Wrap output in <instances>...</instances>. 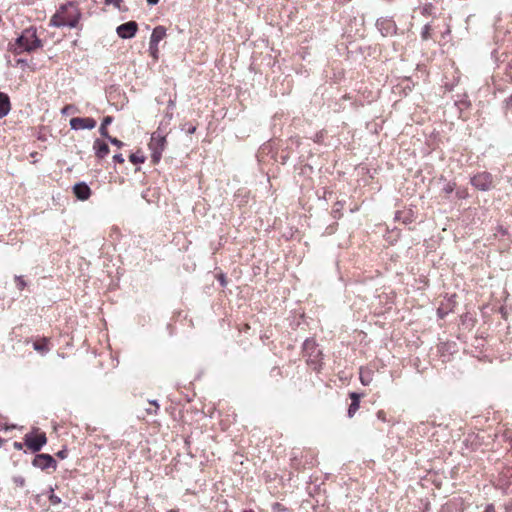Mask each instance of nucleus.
I'll return each mask as SVG.
<instances>
[{
	"mask_svg": "<svg viewBox=\"0 0 512 512\" xmlns=\"http://www.w3.org/2000/svg\"><path fill=\"white\" fill-rule=\"evenodd\" d=\"M80 12L74 3H66L60 6L58 11L52 16L50 24L55 27L75 28L80 19Z\"/></svg>",
	"mask_w": 512,
	"mask_h": 512,
	"instance_id": "nucleus-1",
	"label": "nucleus"
},
{
	"mask_svg": "<svg viewBox=\"0 0 512 512\" xmlns=\"http://www.w3.org/2000/svg\"><path fill=\"white\" fill-rule=\"evenodd\" d=\"M41 46V41L36 36V31L26 29L16 40L15 53L31 52Z\"/></svg>",
	"mask_w": 512,
	"mask_h": 512,
	"instance_id": "nucleus-2",
	"label": "nucleus"
},
{
	"mask_svg": "<svg viewBox=\"0 0 512 512\" xmlns=\"http://www.w3.org/2000/svg\"><path fill=\"white\" fill-rule=\"evenodd\" d=\"M166 146V136L157 130L152 133L149 148L152 152L151 157L154 163H158L161 159L162 152Z\"/></svg>",
	"mask_w": 512,
	"mask_h": 512,
	"instance_id": "nucleus-3",
	"label": "nucleus"
},
{
	"mask_svg": "<svg viewBox=\"0 0 512 512\" xmlns=\"http://www.w3.org/2000/svg\"><path fill=\"white\" fill-rule=\"evenodd\" d=\"M471 184L478 190L488 191L493 188V176L488 172H480L471 178Z\"/></svg>",
	"mask_w": 512,
	"mask_h": 512,
	"instance_id": "nucleus-4",
	"label": "nucleus"
},
{
	"mask_svg": "<svg viewBox=\"0 0 512 512\" xmlns=\"http://www.w3.org/2000/svg\"><path fill=\"white\" fill-rule=\"evenodd\" d=\"M47 438L45 433L38 435L27 434L25 436V445L33 452H38L46 444Z\"/></svg>",
	"mask_w": 512,
	"mask_h": 512,
	"instance_id": "nucleus-5",
	"label": "nucleus"
},
{
	"mask_svg": "<svg viewBox=\"0 0 512 512\" xmlns=\"http://www.w3.org/2000/svg\"><path fill=\"white\" fill-rule=\"evenodd\" d=\"M138 26L134 21H129L117 27V34L122 39L132 38L137 32Z\"/></svg>",
	"mask_w": 512,
	"mask_h": 512,
	"instance_id": "nucleus-6",
	"label": "nucleus"
},
{
	"mask_svg": "<svg viewBox=\"0 0 512 512\" xmlns=\"http://www.w3.org/2000/svg\"><path fill=\"white\" fill-rule=\"evenodd\" d=\"M70 127L73 130L93 129L96 127V121L93 118L75 117L70 120Z\"/></svg>",
	"mask_w": 512,
	"mask_h": 512,
	"instance_id": "nucleus-7",
	"label": "nucleus"
},
{
	"mask_svg": "<svg viewBox=\"0 0 512 512\" xmlns=\"http://www.w3.org/2000/svg\"><path fill=\"white\" fill-rule=\"evenodd\" d=\"M34 467L40 468L42 470L48 469L49 467L56 466V461L49 454H38L35 456L32 462Z\"/></svg>",
	"mask_w": 512,
	"mask_h": 512,
	"instance_id": "nucleus-8",
	"label": "nucleus"
},
{
	"mask_svg": "<svg viewBox=\"0 0 512 512\" xmlns=\"http://www.w3.org/2000/svg\"><path fill=\"white\" fill-rule=\"evenodd\" d=\"M304 352L308 356V361L315 362L316 357L321 354L320 350L315 347L313 340H306L303 345Z\"/></svg>",
	"mask_w": 512,
	"mask_h": 512,
	"instance_id": "nucleus-9",
	"label": "nucleus"
},
{
	"mask_svg": "<svg viewBox=\"0 0 512 512\" xmlns=\"http://www.w3.org/2000/svg\"><path fill=\"white\" fill-rule=\"evenodd\" d=\"M377 25H378L379 30L381 31L382 35H384V36L393 35L396 32V26L392 20L383 19V20L378 21Z\"/></svg>",
	"mask_w": 512,
	"mask_h": 512,
	"instance_id": "nucleus-10",
	"label": "nucleus"
},
{
	"mask_svg": "<svg viewBox=\"0 0 512 512\" xmlns=\"http://www.w3.org/2000/svg\"><path fill=\"white\" fill-rule=\"evenodd\" d=\"M74 194L79 200H87L91 195L90 188L85 183H77L73 187Z\"/></svg>",
	"mask_w": 512,
	"mask_h": 512,
	"instance_id": "nucleus-11",
	"label": "nucleus"
},
{
	"mask_svg": "<svg viewBox=\"0 0 512 512\" xmlns=\"http://www.w3.org/2000/svg\"><path fill=\"white\" fill-rule=\"evenodd\" d=\"M165 36H166V29L163 26H157L154 28V30L151 34L150 43L159 44V42L162 39H164Z\"/></svg>",
	"mask_w": 512,
	"mask_h": 512,
	"instance_id": "nucleus-12",
	"label": "nucleus"
},
{
	"mask_svg": "<svg viewBox=\"0 0 512 512\" xmlns=\"http://www.w3.org/2000/svg\"><path fill=\"white\" fill-rule=\"evenodd\" d=\"M10 111V100L9 97L0 92V118L5 117Z\"/></svg>",
	"mask_w": 512,
	"mask_h": 512,
	"instance_id": "nucleus-13",
	"label": "nucleus"
},
{
	"mask_svg": "<svg viewBox=\"0 0 512 512\" xmlns=\"http://www.w3.org/2000/svg\"><path fill=\"white\" fill-rule=\"evenodd\" d=\"M93 148L95 149L96 155L99 158H104L109 153L108 145L99 139L95 140Z\"/></svg>",
	"mask_w": 512,
	"mask_h": 512,
	"instance_id": "nucleus-14",
	"label": "nucleus"
},
{
	"mask_svg": "<svg viewBox=\"0 0 512 512\" xmlns=\"http://www.w3.org/2000/svg\"><path fill=\"white\" fill-rule=\"evenodd\" d=\"M111 123H112V117H111V116H106V117L103 119V121H102V124H101V126H100L99 132H100V134H101L103 137H105V138H107V137L109 136V135H108V131H107V126H108L109 124H111Z\"/></svg>",
	"mask_w": 512,
	"mask_h": 512,
	"instance_id": "nucleus-15",
	"label": "nucleus"
},
{
	"mask_svg": "<svg viewBox=\"0 0 512 512\" xmlns=\"http://www.w3.org/2000/svg\"><path fill=\"white\" fill-rule=\"evenodd\" d=\"M359 378L363 385H368L372 380L370 373L364 371L363 368H360Z\"/></svg>",
	"mask_w": 512,
	"mask_h": 512,
	"instance_id": "nucleus-16",
	"label": "nucleus"
},
{
	"mask_svg": "<svg viewBox=\"0 0 512 512\" xmlns=\"http://www.w3.org/2000/svg\"><path fill=\"white\" fill-rule=\"evenodd\" d=\"M431 25L430 24H426L424 25V27L422 28V31H421V38L422 40H428L430 39L431 37Z\"/></svg>",
	"mask_w": 512,
	"mask_h": 512,
	"instance_id": "nucleus-17",
	"label": "nucleus"
},
{
	"mask_svg": "<svg viewBox=\"0 0 512 512\" xmlns=\"http://www.w3.org/2000/svg\"><path fill=\"white\" fill-rule=\"evenodd\" d=\"M130 161L134 164H137V163H143L145 158L144 156L142 155H139L138 153H133L130 155L129 157Z\"/></svg>",
	"mask_w": 512,
	"mask_h": 512,
	"instance_id": "nucleus-18",
	"label": "nucleus"
},
{
	"mask_svg": "<svg viewBox=\"0 0 512 512\" xmlns=\"http://www.w3.org/2000/svg\"><path fill=\"white\" fill-rule=\"evenodd\" d=\"M455 187H456V184H455V183H453V182H447V183L444 185V187L442 188V191H443L445 194L449 195V194H451V193L454 191Z\"/></svg>",
	"mask_w": 512,
	"mask_h": 512,
	"instance_id": "nucleus-19",
	"label": "nucleus"
},
{
	"mask_svg": "<svg viewBox=\"0 0 512 512\" xmlns=\"http://www.w3.org/2000/svg\"><path fill=\"white\" fill-rule=\"evenodd\" d=\"M158 51V44L149 43V52L154 59L158 58Z\"/></svg>",
	"mask_w": 512,
	"mask_h": 512,
	"instance_id": "nucleus-20",
	"label": "nucleus"
},
{
	"mask_svg": "<svg viewBox=\"0 0 512 512\" xmlns=\"http://www.w3.org/2000/svg\"><path fill=\"white\" fill-rule=\"evenodd\" d=\"M33 346H34V349L36 351H39L41 353H44V352L47 351L45 342H41V343L40 342H35Z\"/></svg>",
	"mask_w": 512,
	"mask_h": 512,
	"instance_id": "nucleus-21",
	"label": "nucleus"
},
{
	"mask_svg": "<svg viewBox=\"0 0 512 512\" xmlns=\"http://www.w3.org/2000/svg\"><path fill=\"white\" fill-rule=\"evenodd\" d=\"M76 111V107L73 106V105H66L62 108L61 110V113L63 115H67V114H70V113H74Z\"/></svg>",
	"mask_w": 512,
	"mask_h": 512,
	"instance_id": "nucleus-22",
	"label": "nucleus"
},
{
	"mask_svg": "<svg viewBox=\"0 0 512 512\" xmlns=\"http://www.w3.org/2000/svg\"><path fill=\"white\" fill-rule=\"evenodd\" d=\"M107 139L112 143L113 145L117 146L118 148L123 146V142L118 140L117 138H113L108 136Z\"/></svg>",
	"mask_w": 512,
	"mask_h": 512,
	"instance_id": "nucleus-23",
	"label": "nucleus"
},
{
	"mask_svg": "<svg viewBox=\"0 0 512 512\" xmlns=\"http://www.w3.org/2000/svg\"><path fill=\"white\" fill-rule=\"evenodd\" d=\"M14 483L20 487H23L25 485V479L21 476L15 477Z\"/></svg>",
	"mask_w": 512,
	"mask_h": 512,
	"instance_id": "nucleus-24",
	"label": "nucleus"
},
{
	"mask_svg": "<svg viewBox=\"0 0 512 512\" xmlns=\"http://www.w3.org/2000/svg\"><path fill=\"white\" fill-rule=\"evenodd\" d=\"M359 401H360V395L357 394V393H354V403H353V406H354V413L356 412V410L358 409L359 407Z\"/></svg>",
	"mask_w": 512,
	"mask_h": 512,
	"instance_id": "nucleus-25",
	"label": "nucleus"
},
{
	"mask_svg": "<svg viewBox=\"0 0 512 512\" xmlns=\"http://www.w3.org/2000/svg\"><path fill=\"white\" fill-rule=\"evenodd\" d=\"M122 0H105V3L108 4V5H113L117 8H120V4H121Z\"/></svg>",
	"mask_w": 512,
	"mask_h": 512,
	"instance_id": "nucleus-26",
	"label": "nucleus"
},
{
	"mask_svg": "<svg viewBox=\"0 0 512 512\" xmlns=\"http://www.w3.org/2000/svg\"><path fill=\"white\" fill-rule=\"evenodd\" d=\"M15 279L17 281V286L19 287V289H23L24 286H25L24 280L21 277H18V276H16Z\"/></svg>",
	"mask_w": 512,
	"mask_h": 512,
	"instance_id": "nucleus-27",
	"label": "nucleus"
},
{
	"mask_svg": "<svg viewBox=\"0 0 512 512\" xmlns=\"http://www.w3.org/2000/svg\"><path fill=\"white\" fill-rule=\"evenodd\" d=\"M505 105L507 110H512V94L506 99Z\"/></svg>",
	"mask_w": 512,
	"mask_h": 512,
	"instance_id": "nucleus-28",
	"label": "nucleus"
},
{
	"mask_svg": "<svg viewBox=\"0 0 512 512\" xmlns=\"http://www.w3.org/2000/svg\"><path fill=\"white\" fill-rule=\"evenodd\" d=\"M113 159H114V161H116L118 163H123L124 162V158H123L122 154L114 155Z\"/></svg>",
	"mask_w": 512,
	"mask_h": 512,
	"instance_id": "nucleus-29",
	"label": "nucleus"
},
{
	"mask_svg": "<svg viewBox=\"0 0 512 512\" xmlns=\"http://www.w3.org/2000/svg\"><path fill=\"white\" fill-rule=\"evenodd\" d=\"M431 8H432L431 4L425 5L424 8H423V13L429 14Z\"/></svg>",
	"mask_w": 512,
	"mask_h": 512,
	"instance_id": "nucleus-30",
	"label": "nucleus"
},
{
	"mask_svg": "<svg viewBox=\"0 0 512 512\" xmlns=\"http://www.w3.org/2000/svg\"><path fill=\"white\" fill-rule=\"evenodd\" d=\"M484 512H495L494 506L493 505H488Z\"/></svg>",
	"mask_w": 512,
	"mask_h": 512,
	"instance_id": "nucleus-31",
	"label": "nucleus"
},
{
	"mask_svg": "<svg viewBox=\"0 0 512 512\" xmlns=\"http://www.w3.org/2000/svg\"><path fill=\"white\" fill-rule=\"evenodd\" d=\"M505 511H506V512H512V502L508 503V504L505 506Z\"/></svg>",
	"mask_w": 512,
	"mask_h": 512,
	"instance_id": "nucleus-32",
	"label": "nucleus"
},
{
	"mask_svg": "<svg viewBox=\"0 0 512 512\" xmlns=\"http://www.w3.org/2000/svg\"><path fill=\"white\" fill-rule=\"evenodd\" d=\"M51 501H52L53 503H59V502H60V499H59L57 496L52 495V496H51Z\"/></svg>",
	"mask_w": 512,
	"mask_h": 512,
	"instance_id": "nucleus-33",
	"label": "nucleus"
},
{
	"mask_svg": "<svg viewBox=\"0 0 512 512\" xmlns=\"http://www.w3.org/2000/svg\"><path fill=\"white\" fill-rule=\"evenodd\" d=\"M14 448H16L17 450H20V449H22V444L19 443V442H15L14 443Z\"/></svg>",
	"mask_w": 512,
	"mask_h": 512,
	"instance_id": "nucleus-34",
	"label": "nucleus"
},
{
	"mask_svg": "<svg viewBox=\"0 0 512 512\" xmlns=\"http://www.w3.org/2000/svg\"><path fill=\"white\" fill-rule=\"evenodd\" d=\"M147 2L150 5H156L159 2V0H147Z\"/></svg>",
	"mask_w": 512,
	"mask_h": 512,
	"instance_id": "nucleus-35",
	"label": "nucleus"
},
{
	"mask_svg": "<svg viewBox=\"0 0 512 512\" xmlns=\"http://www.w3.org/2000/svg\"><path fill=\"white\" fill-rule=\"evenodd\" d=\"M348 415L349 417H352V404H350L348 407Z\"/></svg>",
	"mask_w": 512,
	"mask_h": 512,
	"instance_id": "nucleus-36",
	"label": "nucleus"
},
{
	"mask_svg": "<svg viewBox=\"0 0 512 512\" xmlns=\"http://www.w3.org/2000/svg\"><path fill=\"white\" fill-rule=\"evenodd\" d=\"M195 130H196V127H191V128H189L188 132H189L190 134H192V133H194V132H195Z\"/></svg>",
	"mask_w": 512,
	"mask_h": 512,
	"instance_id": "nucleus-37",
	"label": "nucleus"
},
{
	"mask_svg": "<svg viewBox=\"0 0 512 512\" xmlns=\"http://www.w3.org/2000/svg\"><path fill=\"white\" fill-rule=\"evenodd\" d=\"M17 63H18V64H26V61H25V60H23V59H18V60H17Z\"/></svg>",
	"mask_w": 512,
	"mask_h": 512,
	"instance_id": "nucleus-38",
	"label": "nucleus"
},
{
	"mask_svg": "<svg viewBox=\"0 0 512 512\" xmlns=\"http://www.w3.org/2000/svg\"><path fill=\"white\" fill-rule=\"evenodd\" d=\"M151 404H153L156 407V409L159 408V405H158V403L156 401L151 402Z\"/></svg>",
	"mask_w": 512,
	"mask_h": 512,
	"instance_id": "nucleus-39",
	"label": "nucleus"
},
{
	"mask_svg": "<svg viewBox=\"0 0 512 512\" xmlns=\"http://www.w3.org/2000/svg\"><path fill=\"white\" fill-rule=\"evenodd\" d=\"M58 456H59V457H61V458H63V457H64L63 452H59V453H58Z\"/></svg>",
	"mask_w": 512,
	"mask_h": 512,
	"instance_id": "nucleus-40",
	"label": "nucleus"
},
{
	"mask_svg": "<svg viewBox=\"0 0 512 512\" xmlns=\"http://www.w3.org/2000/svg\"><path fill=\"white\" fill-rule=\"evenodd\" d=\"M148 413H152L151 408L146 409Z\"/></svg>",
	"mask_w": 512,
	"mask_h": 512,
	"instance_id": "nucleus-41",
	"label": "nucleus"
},
{
	"mask_svg": "<svg viewBox=\"0 0 512 512\" xmlns=\"http://www.w3.org/2000/svg\"><path fill=\"white\" fill-rule=\"evenodd\" d=\"M348 396H349L350 398H352V392H349V393H348Z\"/></svg>",
	"mask_w": 512,
	"mask_h": 512,
	"instance_id": "nucleus-42",
	"label": "nucleus"
},
{
	"mask_svg": "<svg viewBox=\"0 0 512 512\" xmlns=\"http://www.w3.org/2000/svg\"><path fill=\"white\" fill-rule=\"evenodd\" d=\"M243 512H253V511H252V510H245V511H243Z\"/></svg>",
	"mask_w": 512,
	"mask_h": 512,
	"instance_id": "nucleus-43",
	"label": "nucleus"
},
{
	"mask_svg": "<svg viewBox=\"0 0 512 512\" xmlns=\"http://www.w3.org/2000/svg\"><path fill=\"white\" fill-rule=\"evenodd\" d=\"M168 512H176V511H174V510H169Z\"/></svg>",
	"mask_w": 512,
	"mask_h": 512,
	"instance_id": "nucleus-44",
	"label": "nucleus"
}]
</instances>
